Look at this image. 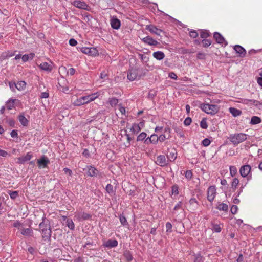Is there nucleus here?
Listing matches in <instances>:
<instances>
[{"mask_svg":"<svg viewBox=\"0 0 262 262\" xmlns=\"http://www.w3.org/2000/svg\"><path fill=\"white\" fill-rule=\"evenodd\" d=\"M247 135L244 133H237L230 135L228 139L234 145H237L247 139Z\"/></svg>","mask_w":262,"mask_h":262,"instance_id":"1","label":"nucleus"},{"mask_svg":"<svg viewBox=\"0 0 262 262\" xmlns=\"http://www.w3.org/2000/svg\"><path fill=\"white\" fill-rule=\"evenodd\" d=\"M39 227L41 230L42 237L43 238H50L51 236V230L49 224L45 223V219H42V221L39 224Z\"/></svg>","mask_w":262,"mask_h":262,"instance_id":"2","label":"nucleus"},{"mask_svg":"<svg viewBox=\"0 0 262 262\" xmlns=\"http://www.w3.org/2000/svg\"><path fill=\"white\" fill-rule=\"evenodd\" d=\"M200 108L207 114L211 115L215 114L219 110L217 105L209 104H201Z\"/></svg>","mask_w":262,"mask_h":262,"instance_id":"3","label":"nucleus"},{"mask_svg":"<svg viewBox=\"0 0 262 262\" xmlns=\"http://www.w3.org/2000/svg\"><path fill=\"white\" fill-rule=\"evenodd\" d=\"M127 77L130 81H134L136 79H139L140 76L138 75L137 69H132L128 70Z\"/></svg>","mask_w":262,"mask_h":262,"instance_id":"4","label":"nucleus"},{"mask_svg":"<svg viewBox=\"0 0 262 262\" xmlns=\"http://www.w3.org/2000/svg\"><path fill=\"white\" fill-rule=\"evenodd\" d=\"M37 163L39 168H43L47 167L50 163L49 159L45 156H42L39 159L37 160Z\"/></svg>","mask_w":262,"mask_h":262,"instance_id":"5","label":"nucleus"},{"mask_svg":"<svg viewBox=\"0 0 262 262\" xmlns=\"http://www.w3.org/2000/svg\"><path fill=\"white\" fill-rule=\"evenodd\" d=\"M216 194L215 187L214 186H210L207 190V200L210 202H212L216 196Z\"/></svg>","mask_w":262,"mask_h":262,"instance_id":"6","label":"nucleus"},{"mask_svg":"<svg viewBox=\"0 0 262 262\" xmlns=\"http://www.w3.org/2000/svg\"><path fill=\"white\" fill-rule=\"evenodd\" d=\"M75 217L76 218L78 221H81L89 220L91 217V215L84 212H79L76 213Z\"/></svg>","mask_w":262,"mask_h":262,"instance_id":"7","label":"nucleus"},{"mask_svg":"<svg viewBox=\"0 0 262 262\" xmlns=\"http://www.w3.org/2000/svg\"><path fill=\"white\" fill-rule=\"evenodd\" d=\"M213 37L217 43L219 44H224L225 46L228 45L227 41L225 39L223 36L219 32L214 33Z\"/></svg>","mask_w":262,"mask_h":262,"instance_id":"8","label":"nucleus"},{"mask_svg":"<svg viewBox=\"0 0 262 262\" xmlns=\"http://www.w3.org/2000/svg\"><path fill=\"white\" fill-rule=\"evenodd\" d=\"M89 100H88L86 96L81 97L73 102V104L74 106H80L85 104L89 103Z\"/></svg>","mask_w":262,"mask_h":262,"instance_id":"9","label":"nucleus"},{"mask_svg":"<svg viewBox=\"0 0 262 262\" xmlns=\"http://www.w3.org/2000/svg\"><path fill=\"white\" fill-rule=\"evenodd\" d=\"M251 166L249 165L242 166L239 170L240 174L243 177H246L251 171Z\"/></svg>","mask_w":262,"mask_h":262,"instance_id":"10","label":"nucleus"},{"mask_svg":"<svg viewBox=\"0 0 262 262\" xmlns=\"http://www.w3.org/2000/svg\"><path fill=\"white\" fill-rule=\"evenodd\" d=\"M146 29L151 33H154L157 35H160V33L163 32V31L161 29L157 28L153 25H147L146 26Z\"/></svg>","mask_w":262,"mask_h":262,"instance_id":"11","label":"nucleus"},{"mask_svg":"<svg viewBox=\"0 0 262 262\" xmlns=\"http://www.w3.org/2000/svg\"><path fill=\"white\" fill-rule=\"evenodd\" d=\"M81 51L82 53H84V54H89V55H96L97 54V51L96 50V49L95 48H82L81 49Z\"/></svg>","mask_w":262,"mask_h":262,"instance_id":"12","label":"nucleus"},{"mask_svg":"<svg viewBox=\"0 0 262 262\" xmlns=\"http://www.w3.org/2000/svg\"><path fill=\"white\" fill-rule=\"evenodd\" d=\"M118 244V241L116 239H108L104 243L103 246L108 248H112L117 247Z\"/></svg>","mask_w":262,"mask_h":262,"instance_id":"13","label":"nucleus"},{"mask_svg":"<svg viewBox=\"0 0 262 262\" xmlns=\"http://www.w3.org/2000/svg\"><path fill=\"white\" fill-rule=\"evenodd\" d=\"M155 162L160 166H164L167 164V160L164 155L158 156Z\"/></svg>","mask_w":262,"mask_h":262,"instance_id":"14","label":"nucleus"},{"mask_svg":"<svg viewBox=\"0 0 262 262\" xmlns=\"http://www.w3.org/2000/svg\"><path fill=\"white\" fill-rule=\"evenodd\" d=\"M32 157V154L29 152H28L26 155L19 157L17 160V163L24 164L25 162L29 161Z\"/></svg>","mask_w":262,"mask_h":262,"instance_id":"15","label":"nucleus"},{"mask_svg":"<svg viewBox=\"0 0 262 262\" xmlns=\"http://www.w3.org/2000/svg\"><path fill=\"white\" fill-rule=\"evenodd\" d=\"M111 25L114 29H118L121 25L120 21L116 17H113L111 19Z\"/></svg>","mask_w":262,"mask_h":262,"instance_id":"16","label":"nucleus"},{"mask_svg":"<svg viewBox=\"0 0 262 262\" xmlns=\"http://www.w3.org/2000/svg\"><path fill=\"white\" fill-rule=\"evenodd\" d=\"M142 41L152 46H157L158 44L157 41L154 40L152 38L149 36H147L146 37L143 38L142 39Z\"/></svg>","mask_w":262,"mask_h":262,"instance_id":"17","label":"nucleus"},{"mask_svg":"<svg viewBox=\"0 0 262 262\" xmlns=\"http://www.w3.org/2000/svg\"><path fill=\"white\" fill-rule=\"evenodd\" d=\"M234 50L237 53L239 54V55L241 57H244L246 54L245 49L239 45L235 46Z\"/></svg>","mask_w":262,"mask_h":262,"instance_id":"18","label":"nucleus"},{"mask_svg":"<svg viewBox=\"0 0 262 262\" xmlns=\"http://www.w3.org/2000/svg\"><path fill=\"white\" fill-rule=\"evenodd\" d=\"M73 5L77 8L83 9H87L88 5L84 2L80 1H75L73 2Z\"/></svg>","mask_w":262,"mask_h":262,"instance_id":"19","label":"nucleus"},{"mask_svg":"<svg viewBox=\"0 0 262 262\" xmlns=\"http://www.w3.org/2000/svg\"><path fill=\"white\" fill-rule=\"evenodd\" d=\"M88 174L89 176L94 177V176H97V174L98 172V171L96 168H95L94 167H93L92 166H90L88 167Z\"/></svg>","mask_w":262,"mask_h":262,"instance_id":"20","label":"nucleus"},{"mask_svg":"<svg viewBox=\"0 0 262 262\" xmlns=\"http://www.w3.org/2000/svg\"><path fill=\"white\" fill-rule=\"evenodd\" d=\"M153 56L157 60H160L164 58L165 54L163 52L157 51L153 53Z\"/></svg>","mask_w":262,"mask_h":262,"instance_id":"21","label":"nucleus"},{"mask_svg":"<svg viewBox=\"0 0 262 262\" xmlns=\"http://www.w3.org/2000/svg\"><path fill=\"white\" fill-rule=\"evenodd\" d=\"M229 112L234 117H237L242 114L241 111L234 107H230Z\"/></svg>","mask_w":262,"mask_h":262,"instance_id":"22","label":"nucleus"},{"mask_svg":"<svg viewBox=\"0 0 262 262\" xmlns=\"http://www.w3.org/2000/svg\"><path fill=\"white\" fill-rule=\"evenodd\" d=\"M130 130L135 134L138 133L141 130L140 124L134 123L130 128Z\"/></svg>","mask_w":262,"mask_h":262,"instance_id":"23","label":"nucleus"},{"mask_svg":"<svg viewBox=\"0 0 262 262\" xmlns=\"http://www.w3.org/2000/svg\"><path fill=\"white\" fill-rule=\"evenodd\" d=\"M40 68L46 71H51L52 69V67L51 64L48 63L47 62H43L41 63L39 66Z\"/></svg>","mask_w":262,"mask_h":262,"instance_id":"24","label":"nucleus"},{"mask_svg":"<svg viewBox=\"0 0 262 262\" xmlns=\"http://www.w3.org/2000/svg\"><path fill=\"white\" fill-rule=\"evenodd\" d=\"M18 120L20 123L24 126H26L28 124V120L23 115H20L18 116Z\"/></svg>","mask_w":262,"mask_h":262,"instance_id":"25","label":"nucleus"},{"mask_svg":"<svg viewBox=\"0 0 262 262\" xmlns=\"http://www.w3.org/2000/svg\"><path fill=\"white\" fill-rule=\"evenodd\" d=\"M26 83L24 81H20L16 83V89L19 91H21L25 89Z\"/></svg>","mask_w":262,"mask_h":262,"instance_id":"26","label":"nucleus"},{"mask_svg":"<svg viewBox=\"0 0 262 262\" xmlns=\"http://www.w3.org/2000/svg\"><path fill=\"white\" fill-rule=\"evenodd\" d=\"M216 209L220 211H227L228 210V206L225 203H219L216 207Z\"/></svg>","mask_w":262,"mask_h":262,"instance_id":"27","label":"nucleus"},{"mask_svg":"<svg viewBox=\"0 0 262 262\" xmlns=\"http://www.w3.org/2000/svg\"><path fill=\"white\" fill-rule=\"evenodd\" d=\"M212 230L216 232H220L223 227V225L222 224H212Z\"/></svg>","mask_w":262,"mask_h":262,"instance_id":"28","label":"nucleus"},{"mask_svg":"<svg viewBox=\"0 0 262 262\" xmlns=\"http://www.w3.org/2000/svg\"><path fill=\"white\" fill-rule=\"evenodd\" d=\"M123 256L127 261H130L133 260V256L130 252L128 250H126L124 252Z\"/></svg>","mask_w":262,"mask_h":262,"instance_id":"29","label":"nucleus"},{"mask_svg":"<svg viewBox=\"0 0 262 262\" xmlns=\"http://www.w3.org/2000/svg\"><path fill=\"white\" fill-rule=\"evenodd\" d=\"M261 121V119L257 116H253L251 119L250 124L255 125L260 123Z\"/></svg>","mask_w":262,"mask_h":262,"instance_id":"30","label":"nucleus"},{"mask_svg":"<svg viewBox=\"0 0 262 262\" xmlns=\"http://www.w3.org/2000/svg\"><path fill=\"white\" fill-rule=\"evenodd\" d=\"M190 204L192 206V209L195 210V208H198V203L195 198H192L189 201Z\"/></svg>","mask_w":262,"mask_h":262,"instance_id":"31","label":"nucleus"},{"mask_svg":"<svg viewBox=\"0 0 262 262\" xmlns=\"http://www.w3.org/2000/svg\"><path fill=\"white\" fill-rule=\"evenodd\" d=\"M32 232V230L30 228H23L21 230V234L24 236H29Z\"/></svg>","mask_w":262,"mask_h":262,"instance_id":"32","label":"nucleus"},{"mask_svg":"<svg viewBox=\"0 0 262 262\" xmlns=\"http://www.w3.org/2000/svg\"><path fill=\"white\" fill-rule=\"evenodd\" d=\"M8 194L10 195L11 199L14 200L18 196L19 192L18 191H11L9 190L8 191Z\"/></svg>","mask_w":262,"mask_h":262,"instance_id":"33","label":"nucleus"},{"mask_svg":"<svg viewBox=\"0 0 262 262\" xmlns=\"http://www.w3.org/2000/svg\"><path fill=\"white\" fill-rule=\"evenodd\" d=\"M15 100V99H11L7 102L6 106L8 110H11L14 107V104Z\"/></svg>","mask_w":262,"mask_h":262,"instance_id":"34","label":"nucleus"},{"mask_svg":"<svg viewBox=\"0 0 262 262\" xmlns=\"http://www.w3.org/2000/svg\"><path fill=\"white\" fill-rule=\"evenodd\" d=\"M87 97L88 100H89V102L94 100L95 99H96L98 97V95L97 93H94L91 95L86 96Z\"/></svg>","mask_w":262,"mask_h":262,"instance_id":"35","label":"nucleus"},{"mask_svg":"<svg viewBox=\"0 0 262 262\" xmlns=\"http://www.w3.org/2000/svg\"><path fill=\"white\" fill-rule=\"evenodd\" d=\"M109 103L112 106H115L118 103V99L114 97L111 98L109 99Z\"/></svg>","mask_w":262,"mask_h":262,"instance_id":"36","label":"nucleus"},{"mask_svg":"<svg viewBox=\"0 0 262 262\" xmlns=\"http://www.w3.org/2000/svg\"><path fill=\"white\" fill-rule=\"evenodd\" d=\"M167 158L170 161H173L177 158V154L174 152H171L167 155Z\"/></svg>","mask_w":262,"mask_h":262,"instance_id":"37","label":"nucleus"},{"mask_svg":"<svg viewBox=\"0 0 262 262\" xmlns=\"http://www.w3.org/2000/svg\"><path fill=\"white\" fill-rule=\"evenodd\" d=\"M67 226L72 230H73L75 228V225L72 220L68 219L67 221Z\"/></svg>","mask_w":262,"mask_h":262,"instance_id":"38","label":"nucleus"},{"mask_svg":"<svg viewBox=\"0 0 262 262\" xmlns=\"http://www.w3.org/2000/svg\"><path fill=\"white\" fill-rule=\"evenodd\" d=\"M106 191L110 194L114 193L113 186L110 184L106 185Z\"/></svg>","mask_w":262,"mask_h":262,"instance_id":"39","label":"nucleus"},{"mask_svg":"<svg viewBox=\"0 0 262 262\" xmlns=\"http://www.w3.org/2000/svg\"><path fill=\"white\" fill-rule=\"evenodd\" d=\"M200 36L202 38H206L209 36V34L208 31L202 30L201 31Z\"/></svg>","mask_w":262,"mask_h":262,"instance_id":"40","label":"nucleus"},{"mask_svg":"<svg viewBox=\"0 0 262 262\" xmlns=\"http://www.w3.org/2000/svg\"><path fill=\"white\" fill-rule=\"evenodd\" d=\"M230 172L231 176H234L237 173V169L234 166H230Z\"/></svg>","mask_w":262,"mask_h":262,"instance_id":"41","label":"nucleus"},{"mask_svg":"<svg viewBox=\"0 0 262 262\" xmlns=\"http://www.w3.org/2000/svg\"><path fill=\"white\" fill-rule=\"evenodd\" d=\"M119 220L122 225H126L127 224L126 219L123 215L120 214L119 215Z\"/></svg>","mask_w":262,"mask_h":262,"instance_id":"42","label":"nucleus"},{"mask_svg":"<svg viewBox=\"0 0 262 262\" xmlns=\"http://www.w3.org/2000/svg\"><path fill=\"white\" fill-rule=\"evenodd\" d=\"M146 134L145 132H142L140 134V135L137 137V140L138 141H143L146 137Z\"/></svg>","mask_w":262,"mask_h":262,"instance_id":"43","label":"nucleus"},{"mask_svg":"<svg viewBox=\"0 0 262 262\" xmlns=\"http://www.w3.org/2000/svg\"><path fill=\"white\" fill-rule=\"evenodd\" d=\"M239 184V180L237 178H234L232 182L231 186L234 189H235Z\"/></svg>","mask_w":262,"mask_h":262,"instance_id":"44","label":"nucleus"},{"mask_svg":"<svg viewBox=\"0 0 262 262\" xmlns=\"http://www.w3.org/2000/svg\"><path fill=\"white\" fill-rule=\"evenodd\" d=\"M170 137V135H166V134L161 135L159 137V140L160 142H163L165 139H168Z\"/></svg>","mask_w":262,"mask_h":262,"instance_id":"45","label":"nucleus"},{"mask_svg":"<svg viewBox=\"0 0 262 262\" xmlns=\"http://www.w3.org/2000/svg\"><path fill=\"white\" fill-rule=\"evenodd\" d=\"M202 43L204 47H208L211 44V41L209 39H203Z\"/></svg>","mask_w":262,"mask_h":262,"instance_id":"46","label":"nucleus"},{"mask_svg":"<svg viewBox=\"0 0 262 262\" xmlns=\"http://www.w3.org/2000/svg\"><path fill=\"white\" fill-rule=\"evenodd\" d=\"M200 126L203 129H206L208 127L206 119L204 118L200 122Z\"/></svg>","mask_w":262,"mask_h":262,"instance_id":"47","label":"nucleus"},{"mask_svg":"<svg viewBox=\"0 0 262 262\" xmlns=\"http://www.w3.org/2000/svg\"><path fill=\"white\" fill-rule=\"evenodd\" d=\"M150 140H151V143L156 144L159 140L158 137L156 135H152L150 136Z\"/></svg>","mask_w":262,"mask_h":262,"instance_id":"48","label":"nucleus"},{"mask_svg":"<svg viewBox=\"0 0 262 262\" xmlns=\"http://www.w3.org/2000/svg\"><path fill=\"white\" fill-rule=\"evenodd\" d=\"M166 228L167 232H172V225L170 222H167L166 224Z\"/></svg>","mask_w":262,"mask_h":262,"instance_id":"49","label":"nucleus"},{"mask_svg":"<svg viewBox=\"0 0 262 262\" xmlns=\"http://www.w3.org/2000/svg\"><path fill=\"white\" fill-rule=\"evenodd\" d=\"M210 144V141L209 139H207V138H205L204 139L202 142V144L204 146H208L209 144Z\"/></svg>","mask_w":262,"mask_h":262,"instance_id":"50","label":"nucleus"},{"mask_svg":"<svg viewBox=\"0 0 262 262\" xmlns=\"http://www.w3.org/2000/svg\"><path fill=\"white\" fill-rule=\"evenodd\" d=\"M179 193L178 187L177 186H173L172 187L171 193L172 194L177 195Z\"/></svg>","mask_w":262,"mask_h":262,"instance_id":"51","label":"nucleus"},{"mask_svg":"<svg viewBox=\"0 0 262 262\" xmlns=\"http://www.w3.org/2000/svg\"><path fill=\"white\" fill-rule=\"evenodd\" d=\"M192 177V172L191 170H187L185 173V177L188 179L190 180L191 179Z\"/></svg>","mask_w":262,"mask_h":262,"instance_id":"52","label":"nucleus"},{"mask_svg":"<svg viewBox=\"0 0 262 262\" xmlns=\"http://www.w3.org/2000/svg\"><path fill=\"white\" fill-rule=\"evenodd\" d=\"M191 118L190 117H187L185 119L184 121V124L186 126H188L191 124Z\"/></svg>","mask_w":262,"mask_h":262,"instance_id":"53","label":"nucleus"},{"mask_svg":"<svg viewBox=\"0 0 262 262\" xmlns=\"http://www.w3.org/2000/svg\"><path fill=\"white\" fill-rule=\"evenodd\" d=\"M238 207L236 205H232L231 208V212L232 214H235L237 213Z\"/></svg>","mask_w":262,"mask_h":262,"instance_id":"54","label":"nucleus"},{"mask_svg":"<svg viewBox=\"0 0 262 262\" xmlns=\"http://www.w3.org/2000/svg\"><path fill=\"white\" fill-rule=\"evenodd\" d=\"M205 56L206 55L204 53L199 52L197 54V58L199 59H204Z\"/></svg>","mask_w":262,"mask_h":262,"instance_id":"55","label":"nucleus"},{"mask_svg":"<svg viewBox=\"0 0 262 262\" xmlns=\"http://www.w3.org/2000/svg\"><path fill=\"white\" fill-rule=\"evenodd\" d=\"M189 35L191 37L195 38L198 37V33L195 31H191L189 32Z\"/></svg>","mask_w":262,"mask_h":262,"instance_id":"56","label":"nucleus"},{"mask_svg":"<svg viewBox=\"0 0 262 262\" xmlns=\"http://www.w3.org/2000/svg\"><path fill=\"white\" fill-rule=\"evenodd\" d=\"M9 86L10 89H11L13 91H15V89H16V83L13 82H9Z\"/></svg>","mask_w":262,"mask_h":262,"instance_id":"57","label":"nucleus"},{"mask_svg":"<svg viewBox=\"0 0 262 262\" xmlns=\"http://www.w3.org/2000/svg\"><path fill=\"white\" fill-rule=\"evenodd\" d=\"M169 77L172 79L176 80L178 78L177 75L173 72H170L169 73Z\"/></svg>","mask_w":262,"mask_h":262,"instance_id":"58","label":"nucleus"},{"mask_svg":"<svg viewBox=\"0 0 262 262\" xmlns=\"http://www.w3.org/2000/svg\"><path fill=\"white\" fill-rule=\"evenodd\" d=\"M69 44L72 46H75L77 44V41L75 39L72 38L69 40Z\"/></svg>","mask_w":262,"mask_h":262,"instance_id":"59","label":"nucleus"},{"mask_svg":"<svg viewBox=\"0 0 262 262\" xmlns=\"http://www.w3.org/2000/svg\"><path fill=\"white\" fill-rule=\"evenodd\" d=\"M10 134H11V137H12V138H16V137H17V136H18V134H17V132L16 130H13L11 132Z\"/></svg>","mask_w":262,"mask_h":262,"instance_id":"60","label":"nucleus"},{"mask_svg":"<svg viewBox=\"0 0 262 262\" xmlns=\"http://www.w3.org/2000/svg\"><path fill=\"white\" fill-rule=\"evenodd\" d=\"M202 261V257L200 255H197L195 257V259L194 260V262H201Z\"/></svg>","mask_w":262,"mask_h":262,"instance_id":"61","label":"nucleus"},{"mask_svg":"<svg viewBox=\"0 0 262 262\" xmlns=\"http://www.w3.org/2000/svg\"><path fill=\"white\" fill-rule=\"evenodd\" d=\"M8 155L7 151L0 149V156L6 157Z\"/></svg>","mask_w":262,"mask_h":262,"instance_id":"62","label":"nucleus"},{"mask_svg":"<svg viewBox=\"0 0 262 262\" xmlns=\"http://www.w3.org/2000/svg\"><path fill=\"white\" fill-rule=\"evenodd\" d=\"M21 225H22L21 223L18 221L15 222L13 224L14 227L18 228H19V227L20 226H21Z\"/></svg>","mask_w":262,"mask_h":262,"instance_id":"63","label":"nucleus"},{"mask_svg":"<svg viewBox=\"0 0 262 262\" xmlns=\"http://www.w3.org/2000/svg\"><path fill=\"white\" fill-rule=\"evenodd\" d=\"M75 72V70L74 68H70L68 71V73L70 75H73L74 74Z\"/></svg>","mask_w":262,"mask_h":262,"instance_id":"64","label":"nucleus"}]
</instances>
